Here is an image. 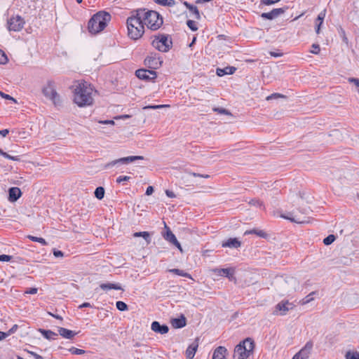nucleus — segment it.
I'll use <instances>...</instances> for the list:
<instances>
[{
	"label": "nucleus",
	"mask_w": 359,
	"mask_h": 359,
	"mask_svg": "<svg viewBox=\"0 0 359 359\" xmlns=\"http://www.w3.org/2000/svg\"><path fill=\"white\" fill-rule=\"evenodd\" d=\"M73 100L80 107L93 104L97 90L86 81H76L72 86Z\"/></svg>",
	"instance_id": "f257e3e1"
},
{
	"label": "nucleus",
	"mask_w": 359,
	"mask_h": 359,
	"mask_svg": "<svg viewBox=\"0 0 359 359\" xmlns=\"http://www.w3.org/2000/svg\"><path fill=\"white\" fill-rule=\"evenodd\" d=\"M137 15H140L144 26L146 25L151 30H157L163 25V18L156 11L140 8L137 10Z\"/></svg>",
	"instance_id": "f03ea898"
},
{
	"label": "nucleus",
	"mask_w": 359,
	"mask_h": 359,
	"mask_svg": "<svg viewBox=\"0 0 359 359\" xmlns=\"http://www.w3.org/2000/svg\"><path fill=\"white\" fill-rule=\"evenodd\" d=\"M126 24L128 35L131 39L137 40L142 36L144 33V26L140 15H137V10L128 18Z\"/></svg>",
	"instance_id": "7ed1b4c3"
},
{
	"label": "nucleus",
	"mask_w": 359,
	"mask_h": 359,
	"mask_svg": "<svg viewBox=\"0 0 359 359\" xmlns=\"http://www.w3.org/2000/svg\"><path fill=\"white\" fill-rule=\"evenodd\" d=\"M111 20V15L105 11H100L95 14L89 20L88 31L95 34L102 31Z\"/></svg>",
	"instance_id": "20e7f679"
},
{
	"label": "nucleus",
	"mask_w": 359,
	"mask_h": 359,
	"mask_svg": "<svg viewBox=\"0 0 359 359\" xmlns=\"http://www.w3.org/2000/svg\"><path fill=\"white\" fill-rule=\"evenodd\" d=\"M254 348V341L251 338H246L235 347L233 358L247 359L252 353Z\"/></svg>",
	"instance_id": "39448f33"
},
{
	"label": "nucleus",
	"mask_w": 359,
	"mask_h": 359,
	"mask_svg": "<svg viewBox=\"0 0 359 359\" xmlns=\"http://www.w3.org/2000/svg\"><path fill=\"white\" fill-rule=\"evenodd\" d=\"M151 45L158 50L166 53L172 48V41L168 35L158 34V36H155L151 42Z\"/></svg>",
	"instance_id": "423d86ee"
},
{
	"label": "nucleus",
	"mask_w": 359,
	"mask_h": 359,
	"mask_svg": "<svg viewBox=\"0 0 359 359\" xmlns=\"http://www.w3.org/2000/svg\"><path fill=\"white\" fill-rule=\"evenodd\" d=\"M43 94L44 96L52 101L54 105L57 106L60 104L61 101L60 95L56 91L55 84L52 82H49L43 88Z\"/></svg>",
	"instance_id": "0eeeda50"
},
{
	"label": "nucleus",
	"mask_w": 359,
	"mask_h": 359,
	"mask_svg": "<svg viewBox=\"0 0 359 359\" xmlns=\"http://www.w3.org/2000/svg\"><path fill=\"white\" fill-rule=\"evenodd\" d=\"M210 272L212 273L215 276L226 277L229 280H236V278L234 276L236 269L234 267H229L226 269L215 268L210 269Z\"/></svg>",
	"instance_id": "6e6552de"
},
{
	"label": "nucleus",
	"mask_w": 359,
	"mask_h": 359,
	"mask_svg": "<svg viewBox=\"0 0 359 359\" xmlns=\"http://www.w3.org/2000/svg\"><path fill=\"white\" fill-rule=\"evenodd\" d=\"M25 21L20 16H13L8 20L7 25L9 31L20 32L24 27Z\"/></svg>",
	"instance_id": "1a4fd4ad"
},
{
	"label": "nucleus",
	"mask_w": 359,
	"mask_h": 359,
	"mask_svg": "<svg viewBox=\"0 0 359 359\" xmlns=\"http://www.w3.org/2000/svg\"><path fill=\"white\" fill-rule=\"evenodd\" d=\"M294 307L295 304L289 301H281L276 306L273 313L276 316H284Z\"/></svg>",
	"instance_id": "9d476101"
},
{
	"label": "nucleus",
	"mask_w": 359,
	"mask_h": 359,
	"mask_svg": "<svg viewBox=\"0 0 359 359\" xmlns=\"http://www.w3.org/2000/svg\"><path fill=\"white\" fill-rule=\"evenodd\" d=\"M143 158H144V157L142 156H131L123 157V158L116 159V160H114V161H111L107 163L104 165V168H110L115 166L119 163L128 164V163L135 161L136 160H142Z\"/></svg>",
	"instance_id": "9b49d317"
},
{
	"label": "nucleus",
	"mask_w": 359,
	"mask_h": 359,
	"mask_svg": "<svg viewBox=\"0 0 359 359\" xmlns=\"http://www.w3.org/2000/svg\"><path fill=\"white\" fill-rule=\"evenodd\" d=\"M163 61L157 53H150L144 60V65L152 69L159 68Z\"/></svg>",
	"instance_id": "f8f14e48"
},
{
	"label": "nucleus",
	"mask_w": 359,
	"mask_h": 359,
	"mask_svg": "<svg viewBox=\"0 0 359 359\" xmlns=\"http://www.w3.org/2000/svg\"><path fill=\"white\" fill-rule=\"evenodd\" d=\"M313 348V343L308 341L305 346L296 353L292 359H308Z\"/></svg>",
	"instance_id": "ddd939ff"
},
{
	"label": "nucleus",
	"mask_w": 359,
	"mask_h": 359,
	"mask_svg": "<svg viewBox=\"0 0 359 359\" xmlns=\"http://www.w3.org/2000/svg\"><path fill=\"white\" fill-rule=\"evenodd\" d=\"M135 75L140 79L154 80L156 78V72L154 70L138 69Z\"/></svg>",
	"instance_id": "4468645a"
},
{
	"label": "nucleus",
	"mask_w": 359,
	"mask_h": 359,
	"mask_svg": "<svg viewBox=\"0 0 359 359\" xmlns=\"http://www.w3.org/2000/svg\"><path fill=\"white\" fill-rule=\"evenodd\" d=\"M285 11V9L283 8H274L269 13H262L261 17L267 20H273L284 13Z\"/></svg>",
	"instance_id": "2eb2a0df"
},
{
	"label": "nucleus",
	"mask_w": 359,
	"mask_h": 359,
	"mask_svg": "<svg viewBox=\"0 0 359 359\" xmlns=\"http://www.w3.org/2000/svg\"><path fill=\"white\" fill-rule=\"evenodd\" d=\"M198 347V339L192 342L187 348L185 355L187 359H193Z\"/></svg>",
	"instance_id": "dca6fc26"
},
{
	"label": "nucleus",
	"mask_w": 359,
	"mask_h": 359,
	"mask_svg": "<svg viewBox=\"0 0 359 359\" xmlns=\"http://www.w3.org/2000/svg\"><path fill=\"white\" fill-rule=\"evenodd\" d=\"M151 328L154 332L160 333L161 334H166L169 331V328L167 325H161L157 321H154L151 323Z\"/></svg>",
	"instance_id": "f3484780"
},
{
	"label": "nucleus",
	"mask_w": 359,
	"mask_h": 359,
	"mask_svg": "<svg viewBox=\"0 0 359 359\" xmlns=\"http://www.w3.org/2000/svg\"><path fill=\"white\" fill-rule=\"evenodd\" d=\"M22 196V191L18 187H11L8 190V200L15 202Z\"/></svg>",
	"instance_id": "a211bd4d"
},
{
	"label": "nucleus",
	"mask_w": 359,
	"mask_h": 359,
	"mask_svg": "<svg viewBox=\"0 0 359 359\" xmlns=\"http://www.w3.org/2000/svg\"><path fill=\"white\" fill-rule=\"evenodd\" d=\"M236 67L228 66L223 69L217 68L216 69V74L218 76H223L224 75H231L236 72Z\"/></svg>",
	"instance_id": "6ab92c4d"
},
{
	"label": "nucleus",
	"mask_w": 359,
	"mask_h": 359,
	"mask_svg": "<svg viewBox=\"0 0 359 359\" xmlns=\"http://www.w3.org/2000/svg\"><path fill=\"white\" fill-rule=\"evenodd\" d=\"M222 246L223 248H238L241 246V242L236 238H229L222 242Z\"/></svg>",
	"instance_id": "aec40b11"
},
{
	"label": "nucleus",
	"mask_w": 359,
	"mask_h": 359,
	"mask_svg": "<svg viewBox=\"0 0 359 359\" xmlns=\"http://www.w3.org/2000/svg\"><path fill=\"white\" fill-rule=\"evenodd\" d=\"M226 348L224 346L217 347L213 353L212 359H226Z\"/></svg>",
	"instance_id": "412c9836"
},
{
	"label": "nucleus",
	"mask_w": 359,
	"mask_h": 359,
	"mask_svg": "<svg viewBox=\"0 0 359 359\" xmlns=\"http://www.w3.org/2000/svg\"><path fill=\"white\" fill-rule=\"evenodd\" d=\"M283 217L287 219H290L292 222L298 223V224H303L306 222L304 217L299 215L297 212H294L291 213L290 216Z\"/></svg>",
	"instance_id": "4be33fe9"
},
{
	"label": "nucleus",
	"mask_w": 359,
	"mask_h": 359,
	"mask_svg": "<svg viewBox=\"0 0 359 359\" xmlns=\"http://www.w3.org/2000/svg\"><path fill=\"white\" fill-rule=\"evenodd\" d=\"M325 15L326 11L323 10L318 14V18L316 20V33L317 34H320V27L323 22L324 18H325Z\"/></svg>",
	"instance_id": "5701e85b"
},
{
	"label": "nucleus",
	"mask_w": 359,
	"mask_h": 359,
	"mask_svg": "<svg viewBox=\"0 0 359 359\" xmlns=\"http://www.w3.org/2000/svg\"><path fill=\"white\" fill-rule=\"evenodd\" d=\"M164 228L165 229V233L163 234V238L170 243H173L175 240H177L175 236L171 231L170 228L167 226L166 223L163 222Z\"/></svg>",
	"instance_id": "b1692460"
},
{
	"label": "nucleus",
	"mask_w": 359,
	"mask_h": 359,
	"mask_svg": "<svg viewBox=\"0 0 359 359\" xmlns=\"http://www.w3.org/2000/svg\"><path fill=\"white\" fill-rule=\"evenodd\" d=\"M100 289H102V290H124L119 283H110L101 284Z\"/></svg>",
	"instance_id": "393cba45"
},
{
	"label": "nucleus",
	"mask_w": 359,
	"mask_h": 359,
	"mask_svg": "<svg viewBox=\"0 0 359 359\" xmlns=\"http://www.w3.org/2000/svg\"><path fill=\"white\" fill-rule=\"evenodd\" d=\"M59 334L65 339H72L76 334V332L64 327H60L58 329Z\"/></svg>",
	"instance_id": "a878e982"
},
{
	"label": "nucleus",
	"mask_w": 359,
	"mask_h": 359,
	"mask_svg": "<svg viewBox=\"0 0 359 359\" xmlns=\"http://www.w3.org/2000/svg\"><path fill=\"white\" fill-rule=\"evenodd\" d=\"M183 4L189 10V11L195 15L196 19L199 20L201 18L200 13L196 6H193L187 1H184Z\"/></svg>",
	"instance_id": "bb28decb"
},
{
	"label": "nucleus",
	"mask_w": 359,
	"mask_h": 359,
	"mask_svg": "<svg viewBox=\"0 0 359 359\" xmlns=\"http://www.w3.org/2000/svg\"><path fill=\"white\" fill-rule=\"evenodd\" d=\"M172 325L175 328H182L186 325V319L184 317L175 318L172 321Z\"/></svg>",
	"instance_id": "cd10ccee"
},
{
	"label": "nucleus",
	"mask_w": 359,
	"mask_h": 359,
	"mask_svg": "<svg viewBox=\"0 0 359 359\" xmlns=\"http://www.w3.org/2000/svg\"><path fill=\"white\" fill-rule=\"evenodd\" d=\"M42 335L48 339H55L57 334L51 330H40Z\"/></svg>",
	"instance_id": "c85d7f7f"
},
{
	"label": "nucleus",
	"mask_w": 359,
	"mask_h": 359,
	"mask_svg": "<svg viewBox=\"0 0 359 359\" xmlns=\"http://www.w3.org/2000/svg\"><path fill=\"white\" fill-rule=\"evenodd\" d=\"M134 237H142L147 243L151 242L150 233L147 231L135 232L133 234Z\"/></svg>",
	"instance_id": "c756f323"
},
{
	"label": "nucleus",
	"mask_w": 359,
	"mask_h": 359,
	"mask_svg": "<svg viewBox=\"0 0 359 359\" xmlns=\"http://www.w3.org/2000/svg\"><path fill=\"white\" fill-rule=\"evenodd\" d=\"M245 233H254L260 238H266L268 236V234L263 230L259 229H252L248 231H246Z\"/></svg>",
	"instance_id": "7c9ffc66"
},
{
	"label": "nucleus",
	"mask_w": 359,
	"mask_h": 359,
	"mask_svg": "<svg viewBox=\"0 0 359 359\" xmlns=\"http://www.w3.org/2000/svg\"><path fill=\"white\" fill-rule=\"evenodd\" d=\"M104 193H105L104 189L102 187H98L96 188L94 194H95V196L97 199L101 200L104 198Z\"/></svg>",
	"instance_id": "2f4dec72"
},
{
	"label": "nucleus",
	"mask_w": 359,
	"mask_h": 359,
	"mask_svg": "<svg viewBox=\"0 0 359 359\" xmlns=\"http://www.w3.org/2000/svg\"><path fill=\"white\" fill-rule=\"evenodd\" d=\"M170 107L169 104H158V105H147L143 107V109H158L163 108H168Z\"/></svg>",
	"instance_id": "473e14b6"
},
{
	"label": "nucleus",
	"mask_w": 359,
	"mask_h": 359,
	"mask_svg": "<svg viewBox=\"0 0 359 359\" xmlns=\"http://www.w3.org/2000/svg\"><path fill=\"white\" fill-rule=\"evenodd\" d=\"M116 306L117 309L121 311H127L128 309V305L121 301L116 302Z\"/></svg>",
	"instance_id": "72a5a7b5"
},
{
	"label": "nucleus",
	"mask_w": 359,
	"mask_h": 359,
	"mask_svg": "<svg viewBox=\"0 0 359 359\" xmlns=\"http://www.w3.org/2000/svg\"><path fill=\"white\" fill-rule=\"evenodd\" d=\"M335 239H336L335 236L333 234H330L323 239V243L325 245H329L332 244L335 241Z\"/></svg>",
	"instance_id": "f704fd0d"
},
{
	"label": "nucleus",
	"mask_w": 359,
	"mask_h": 359,
	"mask_svg": "<svg viewBox=\"0 0 359 359\" xmlns=\"http://www.w3.org/2000/svg\"><path fill=\"white\" fill-rule=\"evenodd\" d=\"M346 359H359V353L356 351H348L346 354Z\"/></svg>",
	"instance_id": "c9c22d12"
},
{
	"label": "nucleus",
	"mask_w": 359,
	"mask_h": 359,
	"mask_svg": "<svg viewBox=\"0 0 359 359\" xmlns=\"http://www.w3.org/2000/svg\"><path fill=\"white\" fill-rule=\"evenodd\" d=\"M0 155L3 156L4 157H5V158H6L8 159L12 160V161H20V158L18 156H11L8 154H7L6 152H4L1 149L0 151Z\"/></svg>",
	"instance_id": "e433bc0d"
},
{
	"label": "nucleus",
	"mask_w": 359,
	"mask_h": 359,
	"mask_svg": "<svg viewBox=\"0 0 359 359\" xmlns=\"http://www.w3.org/2000/svg\"><path fill=\"white\" fill-rule=\"evenodd\" d=\"M29 238L32 241H34V242H38L43 245H46L47 244L46 241H45L44 238H41V237H36V236H29Z\"/></svg>",
	"instance_id": "4c0bfd02"
},
{
	"label": "nucleus",
	"mask_w": 359,
	"mask_h": 359,
	"mask_svg": "<svg viewBox=\"0 0 359 359\" xmlns=\"http://www.w3.org/2000/svg\"><path fill=\"white\" fill-rule=\"evenodd\" d=\"M278 98H286V96L283 94H280V93H273V94L267 96L266 100L269 101V100H271L273 99H278Z\"/></svg>",
	"instance_id": "58836bf2"
},
{
	"label": "nucleus",
	"mask_w": 359,
	"mask_h": 359,
	"mask_svg": "<svg viewBox=\"0 0 359 359\" xmlns=\"http://www.w3.org/2000/svg\"><path fill=\"white\" fill-rule=\"evenodd\" d=\"M156 2L163 6H172L175 4L174 0H156Z\"/></svg>",
	"instance_id": "ea45409f"
},
{
	"label": "nucleus",
	"mask_w": 359,
	"mask_h": 359,
	"mask_svg": "<svg viewBox=\"0 0 359 359\" xmlns=\"http://www.w3.org/2000/svg\"><path fill=\"white\" fill-rule=\"evenodd\" d=\"M187 25L191 30H192V31L198 30L197 24L195 21L189 20L187 22Z\"/></svg>",
	"instance_id": "a19ab883"
},
{
	"label": "nucleus",
	"mask_w": 359,
	"mask_h": 359,
	"mask_svg": "<svg viewBox=\"0 0 359 359\" xmlns=\"http://www.w3.org/2000/svg\"><path fill=\"white\" fill-rule=\"evenodd\" d=\"M313 294V293H309L304 299L299 301V304L304 305L312 301L313 299V297H312Z\"/></svg>",
	"instance_id": "79ce46f5"
},
{
	"label": "nucleus",
	"mask_w": 359,
	"mask_h": 359,
	"mask_svg": "<svg viewBox=\"0 0 359 359\" xmlns=\"http://www.w3.org/2000/svg\"><path fill=\"white\" fill-rule=\"evenodd\" d=\"M69 351L71 352V353L74 355H81L85 353L84 350L79 349L75 347H72L71 348H69Z\"/></svg>",
	"instance_id": "37998d69"
},
{
	"label": "nucleus",
	"mask_w": 359,
	"mask_h": 359,
	"mask_svg": "<svg viewBox=\"0 0 359 359\" xmlns=\"http://www.w3.org/2000/svg\"><path fill=\"white\" fill-rule=\"evenodd\" d=\"M171 271L174 272L175 273H176V274H177L179 276H184V277H189V278H191V276L189 273H186V272H184V271H183L182 270L176 269H172Z\"/></svg>",
	"instance_id": "c03bdc74"
},
{
	"label": "nucleus",
	"mask_w": 359,
	"mask_h": 359,
	"mask_svg": "<svg viewBox=\"0 0 359 359\" xmlns=\"http://www.w3.org/2000/svg\"><path fill=\"white\" fill-rule=\"evenodd\" d=\"M0 96L6 100H12L15 103L17 102V100L14 97H11V95H9L8 94H6V93L1 92V91H0Z\"/></svg>",
	"instance_id": "a18cd8bd"
},
{
	"label": "nucleus",
	"mask_w": 359,
	"mask_h": 359,
	"mask_svg": "<svg viewBox=\"0 0 359 359\" xmlns=\"http://www.w3.org/2000/svg\"><path fill=\"white\" fill-rule=\"evenodd\" d=\"M320 48L318 44L313 43L312 45V50L311 53L313 54L318 55L320 53Z\"/></svg>",
	"instance_id": "49530a36"
},
{
	"label": "nucleus",
	"mask_w": 359,
	"mask_h": 359,
	"mask_svg": "<svg viewBox=\"0 0 359 359\" xmlns=\"http://www.w3.org/2000/svg\"><path fill=\"white\" fill-rule=\"evenodd\" d=\"M8 60V58L6 55V54L0 50V63L1 64H5Z\"/></svg>",
	"instance_id": "de8ad7c7"
},
{
	"label": "nucleus",
	"mask_w": 359,
	"mask_h": 359,
	"mask_svg": "<svg viewBox=\"0 0 359 359\" xmlns=\"http://www.w3.org/2000/svg\"><path fill=\"white\" fill-rule=\"evenodd\" d=\"M130 179V177L129 176H119L116 179V182L118 184H121L123 182L128 181Z\"/></svg>",
	"instance_id": "09e8293b"
},
{
	"label": "nucleus",
	"mask_w": 359,
	"mask_h": 359,
	"mask_svg": "<svg viewBox=\"0 0 359 359\" xmlns=\"http://www.w3.org/2000/svg\"><path fill=\"white\" fill-rule=\"evenodd\" d=\"M285 282L288 284H290V285H294V286L296 285H298L297 280L293 277L289 278L287 280H285Z\"/></svg>",
	"instance_id": "8fccbe9b"
},
{
	"label": "nucleus",
	"mask_w": 359,
	"mask_h": 359,
	"mask_svg": "<svg viewBox=\"0 0 359 359\" xmlns=\"http://www.w3.org/2000/svg\"><path fill=\"white\" fill-rule=\"evenodd\" d=\"M12 259V257L7 255H0V261L1 262H9Z\"/></svg>",
	"instance_id": "3c124183"
},
{
	"label": "nucleus",
	"mask_w": 359,
	"mask_h": 359,
	"mask_svg": "<svg viewBox=\"0 0 359 359\" xmlns=\"http://www.w3.org/2000/svg\"><path fill=\"white\" fill-rule=\"evenodd\" d=\"M214 110L215 111H217L219 114H226V115L231 114V113L229 111H227L226 109H223V108H215Z\"/></svg>",
	"instance_id": "603ef678"
},
{
	"label": "nucleus",
	"mask_w": 359,
	"mask_h": 359,
	"mask_svg": "<svg viewBox=\"0 0 359 359\" xmlns=\"http://www.w3.org/2000/svg\"><path fill=\"white\" fill-rule=\"evenodd\" d=\"M280 0H261L262 4L264 5H271L280 1Z\"/></svg>",
	"instance_id": "864d4df0"
},
{
	"label": "nucleus",
	"mask_w": 359,
	"mask_h": 359,
	"mask_svg": "<svg viewBox=\"0 0 359 359\" xmlns=\"http://www.w3.org/2000/svg\"><path fill=\"white\" fill-rule=\"evenodd\" d=\"M53 255L56 257H62L64 256V254L62 251L55 249L53 250Z\"/></svg>",
	"instance_id": "5fc2aeb1"
},
{
	"label": "nucleus",
	"mask_w": 359,
	"mask_h": 359,
	"mask_svg": "<svg viewBox=\"0 0 359 359\" xmlns=\"http://www.w3.org/2000/svg\"><path fill=\"white\" fill-rule=\"evenodd\" d=\"M348 81L350 83H353L358 88V92H359V79H355V78H349Z\"/></svg>",
	"instance_id": "6e6d98bb"
},
{
	"label": "nucleus",
	"mask_w": 359,
	"mask_h": 359,
	"mask_svg": "<svg viewBox=\"0 0 359 359\" xmlns=\"http://www.w3.org/2000/svg\"><path fill=\"white\" fill-rule=\"evenodd\" d=\"M250 203L253 205H255V206L264 207L263 205H262V203L260 202L259 201H257V200H252L250 202Z\"/></svg>",
	"instance_id": "4d7b16f0"
},
{
	"label": "nucleus",
	"mask_w": 359,
	"mask_h": 359,
	"mask_svg": "<svg viewBox=\"0 0 359 359\" xmlns=\"http://www.w3.org/2000/svg\"><path fill=\"white\" fill-rule=\"evenodd\" d=\"M99 123L102 124H109L111 126H114L115 124L113 120L99 121Z\"/></svg>",
	"instance_id": "13d9d810"
},
{
	"label": "nucleus",
	"mask_w": 359,
	"mask_h": 359,
	"mask_svg": "<svg viewBox=\"0 0 359 359\" xmlns=\"http://www.w3.org/2000/svg\"><path fill=\"white\" fill-rule=\"evenodd\" d=\"M172 244H173L175 246H176L180 250V251L181 252H183L182 248L177 240H175L173 243H172Z\"/></svg>",
	"instance_id": "bf43d9fd"
},
{
	"label": "nucleus",
	"mask_w": 359,
	"mask_h": 359,
	"mask_svg": "<svg viewBox=\"0 0 359 359\" xmlns=\"http://www.w3.org/2000/svg\"><path fill=\"white\" fill-rule=\"evenodd\" d=\"M154 192V188L151 186L147 187L146 190V195L149 196L151 195Z\"/></svg>",
	"instance_id": "052dcab7"
},
{
	"label": "nucleus",
	"mask_w": 359,
	"mask_h": 359,
	"mask_svg": "<svg viewBox=\"0 0 359 359\" xmlns=\"http://www.w3.org/2000/svg\"><path fill=\"white\" fill-rule=\"evenodd\" d=\"M165 194L167 195V196H168L170 198H175L176 196L175 193L170 190H166Z\"/></svg>",
	"instance_id": "680f3d73"
},
{
	"label": "nucleus",
	"mask_w": 359,
	"mask_h": 359,
	"mask_svg": "<svg viewBox=\"0 0 359 359\" xmlns=\"http://www.w3.org/2000/svg\"><path fill=\"white\" fill-rule=\"evenodd\" d=\"M9 334H10V332H0V340L5 339Z\"/></svg>",
	"instance_id": "e2e57ef3"
},
{
	"label": "nucleus",
	"mask_w": 359,
	"mask_h": 359,
	"mask_svg": "<svg viewBox=\"0 0 359 359\" xmlns=\"http://www.w3.org/2000/svg\"><path fill=\"white\" fill-rule=\"evenodd\" d=\"M130 117H131L130 115L125 114V115L118 116L115 117V119H125V118H128Z\"/></svg>",
	"instance_id": "0e129e2a"
},
{
	"label": "nucleus",
	"mask_w": 359,
	"mask_h": 359,
	"mask_svg": "<svg viewBox=\"0 0 359 359\" xmlns=\"http://www.w3.org/2000/svg\"><path fill=\"white\" fill-rule=\"evenodd\" d=\"M9 133V130L8 129H4L0 130V135H1L3 137H6Z\"/></svg>",
	"instance_id": "69168bd1"
},
{
	"label": "nucleus",
	"mask_w": 359,
	"mask_h": 359,
	"mask_svg": "<svg viewBox=\"0 0 359 359\" xmlns=\"http://www.w3.org/2000/svg\"><path fill=\"white\" fill-rule=\"evenodd\" d=\"M191 175L194 176V177H204V178H208L209 177V175H200V174H197V173H195V172H192L191 173Z\"/></svg>",
	"instance_id": "338daca9"
},
{
	"label": "nucleus",
	"mask_w": 359,
	"mask_h": 359,
	"mask_svg": "<svg viewBox=\"0 0 359 359\" xmlns=\"http://www.w3.org/2000/svg\"><path fill=\"white\" fill-rule=\"evenodd\" d=\"M270 55L273 57H280L282 56V53H275V52H270Z\"/></svg>",
	"instance_id": "774afa93"
}]
</instances>
